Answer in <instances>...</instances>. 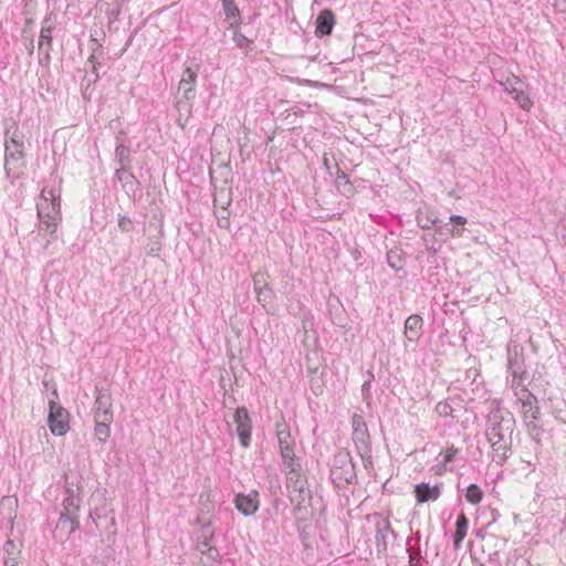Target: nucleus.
Instances as JSON below:
<instances>
[{"label": "nucleus", "instance_id": "22", "mask_svg": "<svg viewBox=\"0 0 566 566\" xmlns=\"http://www.w3.org/2000/svg\"><path fill=\"white\" fill-rule=\"evenodd\" d=\"M219 552L214 547H208L207 551H201L200 566H219Z\"/></svg>", "mask_w": 566, "mask_h": 566}, {"label": "nucleus", "instance_id": "27", "mask_svg": "<svg viewBox=\"0 0 566 566\" xmlns=\"http://www.w3.org/2000/svg\"><path fill=\"white\" fill-rule=\"evenodd\" d=\"M53 21L51 18H45L40 32V46H42L43 42H46L48 45L51 44L52 41V29Z\"/></svg>", "mask_w": 566, "mask_h": 566}, {"label": "nucleus", "instance_id": "39", "mask_svg": "<svg viewBox=\"0 0 566 566\" xmlns=\"http://www.w3.org/2000/svg\"><path fill=\"white\" fill-rule=\"evenodd\" d=\"M451 233L453 237H461L463 233V229L462 228H453L451 230Z\"/></svg>", "mask_w": 566, "mask_h": 566}, {"label": "nucleus", "instance_id": "36", "mask_svg": "<svg viewBox=\"0 0 566 566\" xmlns=\"http://www.w3.org/2000/svg\"><path fill=\"white\" fill-rule=\"evenodd\" d=\"M450 220L455 222L459 226H464L467 223V218L459 216V214L450 216Z\"/></svg>", "mask_w": 566, "mask_h": 566}, {"label": "nucleus", "instance_id": "35", "mask_svg": "<svg viewBox=\"0 0 566 566\" xmlns=\"http://www.w3.org/2000/svg\"><path fill=\"white\" fill-rule=\"evenodd\" d=\"M389 531H390V526H389L388 522L382 521V522L377 524V532L381 533L382 536L385 535V533H387Z\"/></svg>", "mask_w": 566, "mask_h": 566}, {"label": "nucleus", "instance_id": "34", "mask_svg": "<svg viewBox=\"0 0 566 566\" xmlns=\"http://www.w3.org/2000/svg\"><path fill=\"white\" fill-rule=\"evenodd\" d=\"M457 452H458V450H457V449H454L453 447H452V448H449V449L444 452V454H443V463L446 464V463L450 462V461L454 458V455L457 454Z\"/></svg>", "mask_w": 566, "mask_h": 566}, {"label": "nucleus", "instance_id": "32", "mask_svg": "<svg viewBox=\"0 0 566 566\" xmlns=\"http://www.w3.org/2000/svg\"><path fill=\"white\" fill-rule=\"evenodd\" d=\"M118 227L123 232H129L133 230V222L126 216H118Z\"/></svg>", "mask_w": 566, "mask_h": 566}, {"label": "nucleus", "instance_id": "37", "mask_svg": "<svg viewBox=\"0 0 566 566\" xmlns=\"http://www.w3.org/2000/svg\"><path fill=\"white\" fill-rule=\"evenodd\" d=\"M554 7L559 12H566V0H555Z\"/></svg>", "mask_w": 566, "mask_h": 566}, {"label": "nucleus", "instance_id": "33", "mask_svg": "<svg viewBox=\"0 0 566 566\" xmlns=\"http://www.w3.org/2000/svg\"><path fill=\"white\" fill-rule=\"evenodd\" d=\"M296 83L298 85L311 86V87H328L324 83L312 81V80H306V78H297Z\"/></svg>", "mask_w": 566, "mask_h": 566}, {"label": "nucleus", "instance_id": "41", "mask_svg": "<svg viewBox=\"0 0 566 566\" xmlns=\"http://www.w3.org/2000/svg\"><path fill=\"white\" fill-rule=\"evenodd\" d=\"M88 62L92 64V67L95 69V63H94V56H90L88 59Z\"/></svg>", "mask_w": 566, "mask_h": 566}, {"label": "nucleus", "instance_id": "42", "mask_svg": "<svg viewBox=\"0 0 566 566\" xmlns=\"http://www.w3.org/2000/svg\"><path fill=\"white\" fill-rule=\"evenodd\" d=\"M368 387H369V382H365V384L363 385V391L367 390V389H368Z\"/></svg>", "mask_w": 566, "mask_h": 566}, {"label": "nucleus", "instance_id": "1", "mask_svg": "<svg viewBox=\"0 0 566 566\" xmlns=\"http://www.w3.org/2000/svg\"><path fill=\"white\" fill-rule=\"evenodd\" d=\"M515 420L513 415L503 408L492 410L488 416L486 438L493 450V461L502 464L510 451L509 439L513 432Z\"/></svg>", "mask_w": 566, "mask_h": 566}, {"label": "nucleus", "instance_id": "13", "mask_svg": "<svg viewBox=\"0 0 566 566\" xmlns=\"http://www.w3.org/2000/svg\"><path fill=\"white\" fill-rule=\"evenodd\" d=\"M197 71L187 67L184 70L181 78L179 81L178 90L182 94L184 98L189 101L193 96L195 83L197 81Z\"/></svg>", "mask_w": 566, "mask_h": 566}, {"label": "nucleus", "instance_id": "26", "mask_svg": "<svg viewBox=\"0 0 566 566\" xmlns=\"http://www.w3.org/2000/svg\"><path fill=\"white\" fill-rule=\"evenodd\" d=\"M177 108L179 112L177 123L181 128H185L186 123L191 114V106H190L189 102L187 99H185V101H178Z\"/></svg>", "mask_w": 566, "mask_h": 566}, {"label": "nucleus", "instance_id": "8", "mask_svg": "<svg viewBox=\"0 0 566 566\" xmlns=\"http://www.w3.org/2000/svg\"><path fill=\"white\" fill-rule=\"evenodd\" d=\"M276 436L284 468L294 472V439L285 423L276 426Z\"/></svg>", "mask_w": 566, "mask_h": 566}, {"label": "nucleus", "instance_id": "17", "mask_svg": "<svg viewBox=\"0 0 566 566\" xmlns=\"http://www.w3.org/2000/svg\"><path fill=\"white\" fill-rule=\"evenodd\" d=\"M67 496L63 501V512L64 514L74 515L78 517V511L81 506L82 499L75 491L71 489H66Z\"/></svg>", "mask_w": 566, "mask_h": 566}, {"label": "nucleus", "instance_id": "2", "mask_svg": "<svg viewBox=\"0 0 566 566\" xmlns=\"http://www.w3.org/2000/svg\"><path fill=\"white\" fill-rule=\"evenodd\" d=\"M509 373L512 376V388L515 396L522 403V413L524 422L530 431L538 429L539 408L536 398L525 388L523 379L525 376L524 364L517 353L509 356Z\"/></svg>", "mask_w": 566, "mask_h": 566}, {"label": "nucleus", "instance_id": "16", "mask_svg": "<svg viewBox=\"0 0 566 566\" xmlns=\"http://www.w3.org/2000/svg\"><path fill=\"white\" fill-rule=\"evenodd\" d=\"M115 176L127 193H135L139 181L126 167L116 169Z\"/></svg>", "mask_w": 566, "mask_h": 566}, {"label": "nucleus", "instance_id": "24", "mask_svg": "<svg viewBox=\"0 0 566 566\" xmlns=\"http://www.w3.org/2000/svg\"><path fill=\"white\" fill-rule=\"evenodd\" d=\"M285 470L286 473L290 474V476H287V488L292 489L295 492H302L304 490L305 482L296 472V464L294 463V472H291L290 469Z\"/></svg>", "mask_w": 566, "mask_h": 566}, {"label": "nucleus", "instance_id": "11", "mask_svg": "<svg viewBox=\"0 0 566 566\" xmlns=\"http://www.w3.org/2000/svg\"><path fill=\"white\" fill-rule=\"evenodd\" d=\"M94 419L113 421L112 397L106 391H99L94 402Z\"/></svg>", "mask_w": 566, "mask_h": 566}, {"label": "nucleus", "instance_id": "31", "mask_svg": "<svg viewBox=\"0 0 566 566\" xmlns=\"http://www.w3.org/2000/svg\"><path fill=\"white\" fill-rule=\"evenodd\" d=\"M334 463L344 468H352L349 453L347 451H340L335 455ZM345 472L347 473L348 469H345Z\"/></svg>", "mask_w": 566, "mask_h": 566}, {"label": "nucleus", "instance_id": "3", "mask_svg": "<svg viewBox=\"0 0 566 566\" xmlns=\"http://www.w3.org/2000/svg\"><path fill=\"white\" fill-rule=\"evenodd\" d=\"M61 189L60 187H45L42 189L38 202L36 210L40 220V229L44 227L50 232V239H55V230L61 221Z\"/></svg>", "mask_w": 566, "mask_h": 566}, {"label": "nucleus", "instance_id": "23", "mask_svg": "<svg viewBox=\"0 0 566 566\" xmlns=\"http://www.w3.org/2000/svg\"><path fill=\"white\" fill-rule=\"evenodd\" d=\"M112 421H106L103 419H95V437L101 443H105L109 438V424Z\"/></svg>", "mask_w": 566, "mask_h": 566}, {"label": "nucleus", "instance_id": "21", "mask_svg": "<svg viewBox=\"0 0 566 566\" xmlns=\"http://www.w3.org/2000/svg\"><path fill=\"white\" fill-rule=\"evenodd\" d=\"M468 525L469 522L465 515L463 513L460 514L457 520V530L453 535V546L455 549L460 548V545L467 535Z\"/></svg>", "mask_w": 566, "mask_h": 566}, {"label": "nucleus", "instance_id": "29", "mask_svg": "<svg viewBox=\"0 0 566 566\" xmlns=\"http://www.w3.org/2000/svg\"><path fill=\"white\" fill-rule=\"evenodd\" d=\"M483 492L476 484H470L465 492V499L471 504H479L482 501Z\"/></svg>", "mask_w": 566, "mask_h": 566}, {"label": "nucleus", "instance_id": "25", "mask_svg": "<svg viewBox=\"0 0 566 566\" xmlns=\"http://www.w3.org/2000/svg\"><path fill=\"white\" fill-rule=\"evenodd\" d=\"M117 142L118 144L115 149V159L120 165V168H124L130 161V151L128 147H126L122 142H119V137H117Z\"/></svg>", "mask_w": 566, "mask_h": 566}, {"label": "nucleus", "instance_id": "28", "mask_svg": "<svg viewBox=\"0 0 566 566\" xmlns=\"http://www.w3.org/2000/svg\"><path fill=\"white\" fill-rule=\"evenodd\" d=\"M335 182H336L337 188L344 195H349L353 192L352 186L349 184V179L343 170L337 169Z\"/></svg>", "mask_w": 566, "mask_h": 566}, {"label": "nucleus", "instance_id": "5", "mask_svg": "<svg viewBox=\"0 0 566 566\" xmlns=\"http://www.w3.org/2000/svg\"><path fill=\"white\" fill-rule=\"evenodd\" d=\"M500 84L522 109L530 111L533 107V101L527 93L528 86L520 77L511 74L504 81H500Z\"/></svg>", "mask_w": 566, "mask_h": 566}, {"label": "nucleus", "instance_id": "9", "mask_svg": "<svg viewBox=\"0 0 566 566\" xmlns=\"http://www.w3.org/2000/svg\"><path fill=\"white\" fill-rule=\"evenodd\" d=\"M233 421L237 426V434L240 439V443L243 448H248L251 441V419L249 417L248 410L245 407H240L237 409Z\"/></svg>", "mask_w": 566, "mask_h": 566}, {"label": "nucleus", "instance_id": "40", "mask_svg": "<svg viewBox=\"0 0 566 566\" xmlns=\"http://www.w3.org/2000/svg\"><path fill=\"white\" fill-rule=\"evenodd\" d=\"M266 294H268V292H266V291H262V290H260V291L258 292V301H259V302H262V296H266Z\"/></svg>", "mask_w": 566, "mask_h": 566}, {"label": "nucleus", "instance_id": "15", "mask_svg": "<svg viewBox=\"0 0 566 566\" xmlns=\"http://www.w3.org/2000/svg\"><path fill=\"white\" fill-rule=\"evenodd\" d=\"M415 495L418 503L436 501L440 496L438 485L430 486L428 483H419L415 486Z\"/></svg>", "mask_w": 566, "mask_h": 566}, {"label": "nucleus", "instance_id": "38", "mask_svg": "<svg viewBox=\"0 0 566 566\" xmlns=\"http://www.w3.org/2000/svg\"><path fill=\"white\" fill-rule=\"evenodd\" d=\"M208 547H211V546L209 545V541H208L207 538H205V541H202V542L199 544V546H198V548H199V551H200V552H201V551H207V548H208Z\"/></svg>", "mask_w": 566, "mask_h": 566}, {"label": "nucleus", "instance_id": "19", "mask_svg": "<svg viewBox=\"0 0 566 566\" xmlns=\"http://www.w3.org/2000/svg\"><path fill=\"white\" fill-rule=\"evenodd\" d=\"M80 527L78 517L61 513L56 524V530L64 531L69 535L74 533Z\"/></svg>", "mask_w": 566, "mask_h": 566}, {"label": "nucleus", "instance_id": "7", "mask_svg": "<svg viewBox=\"0 0 566 566\" xmlns=\"http://www.w3.org/2000/svg\"><path fill=\"white\" fill-rule=\"evenodd\" d=\"M353 441L361 458L370 453V437L364 418L357 413L352 417Z\"/></svg>", "mask_w": 566, "mask_h": 566}, {"label": "nucleus", "instance_id": "12", "mask_svg": "<svg viewBox=\"0 0 566 566\" xmlns=\"http://www.w3.org/2000/svg\"><path fill=\"white\" fill-rule=\"evenodd\" d=\"M422 331V318L418 315H411L405 323V348H408L409 343H416Z\"/></svg>", "mask_w": 566, "mask_h": 566}, {"label": "nucleus", "instance_id": "20", "mask_svg": "<svg viewBox=\"0 0 566 566\" xmlns=\"http://www.w3.org/2000/svg\"><path fill=\"white\" fill-rule=\"evenodd\" d=\"M20 548L13 541L9 539L4 544L3 563L6 566H17L19 562Z\"/></svg>", "mask_w": 566, "mask_h": 566}, {"label": "nucleus", "instance_id": "4", "mask_svg": "<svg viewBox=\"0 0 566 566\" xmlns=\"http://www.w3.org/2000/svg\"><path fill=\"white\" fill-rule=\"evenodd\" d=\"M4 170L9 178L17 177V170L24 167L23 142L18 132H13L4 143Z\"/></svg>", "mask_w": 566, "mask_h": 566}, {"label": "nucleus", "instance_id": "30", "mask_svg": "<svg viewBox=\"0 0 566 566\" xmlns=\"http://www.w3.org/2000/svg\"><path fill=\"white\" fill-rule=\"evenodd\" d=\"M233 31V41L240 49H248L251 44V41L243 35L239 30L238 27L232 28Z\"/></svg>", "mask_w": 566, "mask_h": 566}, {"label": "nucleus", "instance_id": "18", "mask_svg": "<svg viewBox=\"0 0 566 566\" xmlns=\"http://www.w3.org/2000/svg\"><path fill=\"white\" fill-rule=\"evenodd\" d=\"M222 8L226 15V21L230 28L239 27L241 21L240 11L234 3V0H222Z\"/></svg>", "mask_w": 566, "mask_h": 566}, {"label": "nucleus", "instance_id": "6", "mask_svg": "<svg viewBox=\"0 0 566 566\" xmlns=\"http://www.w3.org/2000/svg\"><path fill=\"white\" fill-rule=\"evenodd\" d=\"M48 426L53 436H65L70 430V413L57 402L50 400L49 402Z\"/></svg>", "mask_w": 566, "mask_h": 566}, {"label": "nucleus", "instance_id": "10", "mask_svg": "<svg viewBox=\"0 0 566 566\" xmlns=\"http://www.w3.org/2000/svg\"><path fill=\"white\" fill-rule=\"evenodd\" d=\"M235 509L244 516H252L259 510V493L251 491L249 494L239 493L234 500Z\"/></svg>", "mask_w": 566, "mask_h": 566}, {"label": "nucleus", "instance_id": "14", "mask_svg": "<svg viewBox=\"0 0 566 566\" xmlns=\"http://www.w3.org/2000/svg\"><path fill=\"white\" fill-rule=\"evenodd\" d=\"M335 24V18L329 9H324L316 18L315 33L318 36H325L332 33Z\"/></svg>", "mask_w": 566, "mask_h": 566}]
</instances>
